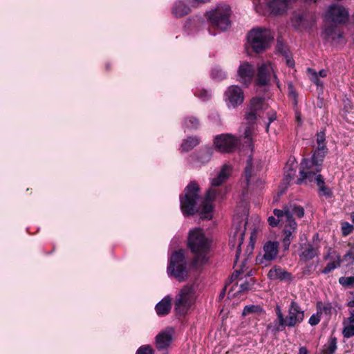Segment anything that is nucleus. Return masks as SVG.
<instances>
[{
  "label": "nucleus",
  "mask_w": 354,
  "mask_h": 354,
  "mask_svg": "<svg viewBox=\"0 0 354 354\" xmlns=\"http://www.w3.org/2000/svg\"><path fill=\"white\" fill-rule=\"evenodd\" d=\"M188 245L194 254L192 265L198 268L208 261L210 241L205 236L203 230L195 228L189 232Z\"/></svg>",
  "instance_id": "f257e3e1"
},
{
  "label": "nucleus",
  "mask_w": 354,
  "mask_h": 354,
  "mask_svg": "<svg viewBox=\"0 0 354 354\" xmlns=\"http://www.w3.org/2000/svg\"><path fill=\"white\" fill-rule=\"evenodd\" d=\"M230 7L225 3L216 5L214 8L205 12V17L209 24L221 30H225L231 25Z\"/></svg>",
  "instance_id": "f03ea898"
},
{
  "label": "nucleus",
  "mask_w": 354,
  "mask_h": 354,
  "mask_svg": "<svg viewBox=\"0 0 354 354\" xmlns=\"http://www.w3.org/2000/svg\"><path fill=\"white\" fill-rule=\"evenodd\" d=\"M321 164L319 163V170L317 171L314 162L310 160L304 159L301 163L300 175L301 178L298 179V183H304L306 184L315 181L319 190L324 195H329L330 191L325 187L324 180L320 174H317L321 170Z\"/></svg>",
  "instance_id": "7ed1b4c3"
},
{
  "label": "nucleus",
  "mask_w": 354,
  "mask_h": 354,
  "mask_svg": "<svg viewBox=\"0 0 354 354\" xmlns=\"http://www.w3.org/2000/svg\"><path fill=\"white\" fill-rule=\"evenodd\" d=\"M273 39L274 35L270 30L265 28H255L248 33L247 46L255 53H260L268 48Z\"/></svg>",
  "instance_id": "20e7f679"
},
{
  "label": "nucleus",
  "mask_w": 354,
  "mask_h": 354,
  "mask_svg": "<svg viewBox=\"0 0 354 354\" xmlns=\"http://www.w3.org/2000/svg\"><path fill=\"white\" fill-rule=\"evenodd\" d=\"M274 214V216H270L268 218V221L272 227H275L278 224L284 226L285 237L283 240V243L286 248H288L292 239V233L296 230L297 223L294 220H290V213L288 211L284 212L283 210L275 209Z\"/></svg>",
  "instance_id": "39448f33"
},
{
  "label": "nucleus",
  "mask_w": 354,
  "mask_h": 354,
  "mask_svg": "<svg viewBox=\"0 0 354 354\" xmlns=\"http://www.w3.org/2000/svg\"><path fill=\"white\" fill-rule=\"evenodd\" d=\"M196 300L193 285L185 286L176 297L175 310L180 315H185L190 309Z\"/></svg>",
  "instance_id": "423d86ee"
},
{
  "label": "nucleus",
  "mask_w": 354,
  "mask_h": 354,
  "mask_svg": "<svg viewBox=\"0 0 354 354\" xmlns=\"http://www.w3.org/2000/svg\"><path fill=\"white\" fill-rule=\"evenodd\" d=\"M167 271L179 281H183L187 278V270L183 250L176 251L171 255Z\"/></svg>",
  "instance_id": "0eeeda50"
},
{
  "label": "nucleus",
  "mask_w": 354,
  "mask_h": 354,
  "mask_svg": "<svg viewBox=\"0 0 354 354\" xmlns=\"http://www.w3.org/2000/svg\"><path fill=\"white\" fill-rule=\"evenodd\" d=\"M198 187L190 183L185 189V196L180 198V207L184 214L193 215L197 211L196 202L198 198Z\"/></svg>",
  "instance_id": "6e6552de"
},
{
  "label": "nucleus",
  "mask_w": 354,
  "mask_h": 354,
  "mask_svg": "<svg viewBox=\"0 0 354 354\" xmlns=\"http://www.w3.org/2000/svg\"><path fill=\"white\" fill-rule=\"evenodd\" d=\"M348 17L349 12L348 9L338 3H333L329 6L326 13V20L335 25L346 23Z\"/></svg>",
  "instance_id": "1a4fd4ad"
},
{
  "label": "nucleus",
  "mask_w": 354,
  "mask_h": 354,
  "mask_svg": "<svg viewBox=\"0 0 354 354\" xmlns=\"http://www.w3.org/2000/svg\"><path fill=\"white\" fill-rule=\"evenodd\" d=\"M304 319V311L300 306L292 301L288 308V315L285 317L283 329L286 327H295L301 324Z\"/></svg>",
  "instance_id": "9d476101"
},
{
  "label": "nucleus",
  "mask_w": 354,
  "mask_h": 354,
  "mask_svg": "<svg viewBox=\"0 0 354 354\" xmlns=\"http://www.w3.org/2000/svg\"><path fill=\"white\" fill-rule=\"evenodd\" d=\"M268 104L261 97H254L250 102L249 111L245 115V119L249 123H252L258 117L264 118V111Z\"/></svg>",
  "instance_id": "9b49d317"
},
{
  "label": "nucleus",
  "mask_w": 354,
  "mask_h": 354,
  "mask_svg": "<svg viewBox=\"0 0 354 354\" xmlns=\"http://www.w3.org/2000/svg\"><path fill=\"white\" fill-rule=\"evenodd\" d=\"M245 234V225L242 222L234 223L230 235V245L236 248V257H238L241 252V245L243 242Z\"/></svg>",
  "instance_id": "f8f14e48"
},
{
  "label": "nucleus",
  "mask_w": 354,
  "mask_h": 354,
  "mask_svg": "<svg viewBox=\"0 0 354 354\" xmlns=\"http://www.w3.org/2000/svg\"><path fill=\"white\" fill-rule=\"evenodd\" d=\"M239 140L231 134H222L215 138L214 145L221 152L230 153L235 149Z\"/></svg>",
  "instance_id": "ddd939ff"
},
{
  "label": "nucleus",
  "mask_w": 354,
  "mask_h": 354,
  "mask_svg": "<svg viewBox=\"0 0 354 354\" xmlns=\"http://www.w3.org/2000/svg\"><path fill=\"white\" fill-rule=\"evenodd\" d=\"M279 243L277 241H268L263 246V254L257 257L256 261L259 264L266 266L274 260L278 254Z\"/></svg>",
  "instance_id": "4468645a"
},
{
  "label": "nucleus",
  "mask_w": 354,
  "mask_h": 354,
  "mask_svg": "<svg viewBox=\"0 0 354 354\" xmlns=\"http://www.w3.org/2000/svg\"><path fill=\"white\" fill-rule=\"evenodd\" d=\"M225 100L229 107L235 108L241 104L244 100L242 88L236 85L229 86L225 93Z\"/></svg>",
  "instance_id": "2eb2a0df"
},
{
  "label": "nucleus",
  "mask_w": 354,
  "mask_h": 354,
  "mask_svg": "<svg viewBox=\"0 0 354 354\" xmlns=\"http://www.w3.org/2000/svg\"><path fill=\"white\" fill-rule=\"evenodd\" d=\"M254 75V66L248 62H242L237 69L236 80L243 85L248 86Z\"/></svg>",
  "instance_id": "dca6fc26"
},
{
  "label": "nucleus",
  "mask_w": 354,
  "mask_h": 354,
  "mask_svg": "<svg viewBox=\"0 0 354 354\" xmlns=\"http://www.w3.org/2000/svg\"><path fill=\"white\" fill-rule=\"evenodd\" d=\"M272 77L275 80L277 79L273 66L270 62L263 63L259 66L256 79L258 85L264 86L268 84Z\"/></svg>",
  "instance_id": "f3484780"
},
{
  "label": "nucleus",
  "mask_w": 354,
  "mask_h": 354,
  "mask_svg": "<svg viewBox=\"0 0 354 354\" xmlns=\"http://www.w3.org/2000/svg\"><path fill=\"white\" fill-rule=\"evenodd\" d=\"M217 194L216 189L211 187L207 192L205 201L199 210V214L202 218L211 219L213 216V206L212 201L216 198Z\"/></svg>",
  "instance_id": "a211bd4d"
},
{
  "label": "nucleus",
  "mask_w": 354,
  "mask_h": 354,
  "mask_svg": "<svg viewBox=\"0 0 354 354\" xmlns=\"http://www.w3.org/2000/svg\"><path fill=\"white\" fill-rule=\"evenodd\" d=\"M174 330L168 328L160 332L156 337V346L159 350L168 348L173 339Z\"/></svg>",
  "instance_id": "6ab92c4d"
},
{
  "label": "nucleus",
  "mask_w": 354,
  "mask_h": 354,
  "mask_svg": "<svg viewBox=\"0 0 354 354\" xmlns=\"http://www.w3.org/2000/svg\"><path fill=\"white\" fill-rule=\"evenodd\" d=\"M317 149L311 158L312 162H314L316 166L317 171L319 170V163H322L326 154L328 152V149L326 148V144H318L317 145Z\"/></svg>",
  "instance_id": "aec40b11"
},
{
  "label": "nucleus",
  "mask_w": 354,
  "mask_h": 354,
  "mask_svg": "<svg viewBox=\"0 0 354 354\" xmlns=\"http://www.w3.org/2000/svg\"><path fill=\"white\" fill-rule=\"evenodd\" d=\"M324 37L332 42H339L342 37V32L337 27L328 26L323 32Z\"/></svg>",
  "instance_id": "412c9836"
},
{
  "label": "nucleus",
  "mask_w": 354,
  "mask_h": 354,
  "mask_svg": "<svg viewBox=\"0 0 354 354\" xmlns=\"http://www.w3.org/2000/svg\"><path fill=\"white\" fill-rule=\"evenodd\" d=\"M231 173V167L228 165H223L217 177L212 180V186L216 187L223 183L230 176Z\"/></svg>",
  "instance_id": "4be33fe9"
},
{
  "label": "nucleus",
  "mask_w": 354,
  "mask_h": 354,
  "mask_svg": "<svg viewBox=\"0 0 354 354\" xmlns=\"http://www.w3.org/2000/svg\"><path fill=\"white\" fill-rule=\"evenodd\" d=\"M308 16L301 13H295L292 17V24L297 29H305L308 27Z\"/></svg>",
  "instance_id": "5701e85b"
},
{
  "label": "nucleus",
  "mask_w": 354,
  "mask_h": 354,
  "mask_svg": "<svg viewBox=\"0 0 354 354\" xmlns=\"http://www.w3.org/2000/svg\"><path fill=\"white\" fill-rule=\"evenodd\" d=\"M171 299L169 297H165L156 306V311L158 315H165L169 313L171 310Z\"/></svg>",
  "instance_id": "b1692460"
},
{
  "label": "nucleus",
  "mask_w": 354,
  "mask_h": 354,
  "mask_svg": "<svg viewBox=\"0 0 354 354\" xmlns=\"http://www.w3.org/2000/svg\"><path fill=\"white\" fill-rule=\"evenodd\" d=\"M268 276L272 280H282L289 278L290 274L279 266H274L270 270Z\"/></svg>",
  "instance_id": "393cba45"
},
{
  "label": "nucleus",
  "mask_w": 354,
  "mask_h": 354,
  "mask_svg": "<svg viewBox=\"0 0 354 354\" xmlns=\"http://www.w3.org/2000/svg\"><path fill=\"white\" fill-rule=\"evenodd\" d=\"M189 12L190 8L182 1L176 2L172 8V13L176 17H183Z\"/></svg>",
  "instance_id": "a878e982"
},
{
  "label": "nucleus",
  "mask_w": 354,
  "mask_h": 354,
  "mask_svg": "<svg viewBox=\"0 0 354 354\" xmlns=\"http://www.w3.org/2000/svg\"><path fill=\"white\" fill-rule=\"evenodd\" d=\"M309 78L317 86H322V82L319 80V77H325L327 75V71L322 69L317 73L315 71L311 68L307 70Z\"/></svg>",
  "instance_id": "bb28decb"
},
{
  "label": "nucleus",
  "mask_w": 354,
  "mask_h": 354,
  "mask_svg": "<svg viewBox=\"0 0 354 354\" xmlns=\"http://www.w3.org/2000/svg\"><path fill=\"white\" fill-rule=\"evenodd\" d=\"M317 310L319 313L326 315L327 317H330L334 307L330 302L317 301L316 304Z\"/></svg>",
  "instance_id": "cd10ccee"
},
{
  "label": "nucleus",
  "mask_w": 354,
  "mask_h": 354,
  "mask_svg": "<svg viewBox=\"0 0 354 354\" xmlns=\"http://www.w3.org/2000/svg\"><path fill=\"white\" fill-rule=\"evenodd\" d=\"M276 313L277 316L278 324L274 326L269 325L268 328L271 329L273 332L277 333L283 330V324L284 322V316L282 313L281 309L279 306L276 308Z\"/></svg>",
  "instance_id": "c85d7f7f"
},
{
  "label": "nucleus",
  "mask_w": 354,
  "mask_h": 354,
  "mask_svg": "<svg viewBox=\"0 0 354 354\" xmlns=\"http://www.w3.org/2000/svg\"><path fill=\"white\" fill-rule=\"evenodd\" d=\"M318 254L317 248L311 245H306L301 254V258L304 260H310L316 257Z\"/></svg>",
  "instance_id": "c756f323"
},
{
  "label": "nucleus",
  "mask_w": 354,
  "mask_h": 354,
  "mask_svg": "<svg viewBox=\"0 0 354 354\" xmlns=\"http://www.w3.org/2000/svg\"><path fill=\"white\" fill-rule=\"evenodd\" d=\"M243 135L245 144H246L251 149H252V138L254 135V127L251 124L246 127L245 128Z\"/></svg>",
  "instance_id": "7c9ffc66"
},
{
  "label": "nucleus",
  "mask_w": 354,
  "mask_h": 354,
  "mask_svg": "<svg viewBox=\"0 0 354 354\" xmlns=\"http://www.w3.org/2000/svg\"><path fill=\"white\" fill-rule=\"evenodd\" d=\"M333 254L335 257V259H334L333 261L329 262L326 266L322 270V272L324 274H328L335 270V268H338L340 266L341 263V259L340 256L337 254L336 252H333Z\"/></svg>",
  "instance_id": "2f4dec72"
},
{
  "label": "nucleus",
  "mask_w": 354,
  "mask_h": 354,
  "mask_svg": "<svg viewBox=\"0 0 354 354\" xmlns=\"http://www.w3.org/2000/svg\"><path fill=\"white\" fill-rule=\"evenodd\" d=\"M284 212H289L290 213V220L292 219V216L295 215L299 218H301L304 215V210L303 207L300 206H290V207H286L283 209Z\"/></svg>",
  "instance_id": "473e14b6"
},
{
  "label": "nucleus",
  "mask_w": 354,
  "mask_h": 354,
  "mask_svg": "<svg viewBox=\"0 0 354 354\" xmlns=\"http://www.w3.org/2000/svg\"><path fill=\"white\" fill-rule=\"evenodd\" d=\"M199 141L196 138H188L185 140L182 145V149L184 151H189L198 144Z\"/></svg>",
  "instance_id": "72a5a7b5"
},
{
  "label": "nucleus",
  "mask_w": 354,
  "mask_h": 354,
  "mask_svg": "<svg viewBox=\"0 0 354 354\" xmlns=\"http://www.w3.org/2000/svg\"><path fill=\"white\" fill-rule=\"evenodd\" d=\"M297 163L295 160L288 165L287 164L285 167V175L288 180H290L293 178L296 174Z\"/></svg>",
  "instance_id": "f704fd0d"
},
{
  "label": "nucleus",
  "mask_w": 354,
  "mask_h": 354,
  "mask_svg": "<svg viewBox=\"0 0 354 354\" xmlns=\"http://www.w3.org/2000/svg\"><path fill=\"white\" fill-rule=\"evenodd\" d=\"M337 349V341L335 338L330 339L323 348L324 354H333Z\"/></svg>",
  "instance_id": "c9c22d12"
},
{
  "label": "nucleus",
  "mask_w": 354,
  "mask_h": 354,
  "mask_svg": "<svg viewBox=\"0 0 354 354\" xmlns=\"http://www.w3.org/2000/svg\"><path fill=\"white\" fill-rule=\"evenodd\" d=\"M262 312V308L259 305L246 306L243 310V315H247L250 313L259 314Z\"/></svg>",
  "instance_id": "e433bc0d"
},
{
  "label": "nucleus",
  "mask_w": 354,
  "mask_h": 354,
  "mask_svg": "<svg viewBox=\"0 0 354 354\" xmlns=\"http://www.w3.org/2000/svg\"><path fill=\"white\" fill-rule=\"evenodd\" d=\"M342 335L345 338H351L354 336V324H350L344 326Z\"/></svg>",
  "instance_id": "4c0bfd02"
},
{
  "label": "nucleus",
  "mask_w": 354,
  "mask_h": 354,
  "mask_svg": "<svg viewBox=\"0 0 354 354\" xmlns=\"http://www.w3.org/2000/svg\"><path fill=\"white\" fill-rule=\"evenodd\" d=\"M339 283L345 287L354 286V277H341L339 278Z\"/></svg>",
  "instance_id": "58836bf2"
},
{
  "label": "nucleus",
  "mask_w": 354,
  "mask_h": 354,
  "mask_svg": "<svg viewBox=\"0 0 354 354\" xmlns=\"http://www.w3.org/2000/svg\"><path fill=\"white\" fill-rule=\"evenodd\" d=\"M254 280L252 278L248 279L244 283L240 284V292H245L252 289Z\"/></svg>",
  "instance_id": "ea45409f"
},
{
  "label": "nucleus",
  "mask_w": 354,
  "mask_h": 354,
  "mask_svg": "<svg viewBox=\"0 0 354 354\" xmlns=\"http://www.w3.org/2000/svg\"><path fill=\"white\" fill-rule=\"evenodd\" d=\"M252 169V158L250 157L247 161V165L245 169V178L246 181V186L249 185L250 178L251 176Z\"/></svg>",
  "instance_id": "a19ab883"
},
{
  "label": "nucleus",
  "mask_w": 354,
  "mask_h": 354,
  "mask_svg": "<svg viewBox=\"0 0 354 354\" xmlns=\"http://www.w3.org/2000/svg\"><path fill=\"white\" fill-rule=\"evenodd\" d=\"M321 319V314L319 313V312L317 310V313L315 314H313L310 316L308 323L311 326H316L317 325Z\"/></svg>",
  "instance_id": "79ce46f5"
},
{
  "label": "nucleus",
  "mask_w": 354,
  "mask_h": 354,
  "mask_svg": "<svg viewBox=\"0 0 354 354\" xmlns=\"http://www.w3.org/2000/svg\"><path fill=\"white\" fill-rule=\"evenodd\" d=\"M136 354H153V351L149 345H145L138 349Z\"/></svg>",
  "instance_id": "37998d69"
},
{
  "label": "nucleus",
  "mask_w": 354,
  "mask_h": 354,
  "mask_svg": "<svg viewBox=\"0 0 354 354\" xmlns=\"http://www.w3.org/2000/svg\"><path fill=\"white\" fill-rule=\"evenodd\" d=\"M353 226L348 223H344L342 226V231L344 236H347L352 232Z\"/></svg>",
  "instance_id": "c03bdc74"
},
{
  "label": "nucleus",
  "mask_w": 354,
  "mask_h": 354,
  "mask_svg": "<svg viewBox=\"0 0 354 354\" xmlns=\"http://www.w3.org/2000/svg\"><path fill=\"white\" fill-rule=\"evenodd\" d=\"M198 121L195 118H190L188 120L185 121V126L187 128L194 129L198 127Z\"/></svg>",
  "instance_id": "a18cd8bd"
},
{
  "label": "nucleus",
  "mask_w": 354,
  "mask_h": 354,
  "mask_svg": "<svg viewBox=\"0 0 354 354\" xmlns=\"http://www.w3.org/2000/svg\"><path fill=\"white\" fill-rule=\"evenodd\" d=\"M214 78L222 80L225 77V74L220 69H214L212 72Z\"/></svg>",
  "instance_id": "49530a36"
},
{
  "label": "nucleus",
  "mask_w": 354,
  "mask_h": 354,
  "mask_svg": "<svg viewBox=\"0 0 354 354\" xmlns=\"http://www.w3.org/2000/svg\"><path fill=\"white\" fill-rule=\"evenodd\" d=\"M266 115L268 118V122L266 124V131L268 132L270 123L272 122H273L274 120H275V119H276V113L274 112H272V113L268 112L266 113Z\"/></svg>",
  "instance_id": "de8ad7c7"
},
{
  "label": "nucleus",
  "mask_w": 354,
  "mask_h": 354,
  "mask_svg": "<svg viewBox=\"0 0 354 354\" xmlns=\"http://www.w3.org/2000/svg\"><path fill=\"white\" fill-rule=\"evenodd\" d=\"M326 136L324 132H319L317 134L316 142L317 145L325 143Z\"/></svg>",
  "instance_id": "09e8293b"
},
{
  "label": "nucleus",
  "mask_w": 354,
  "mask_h": 354,
  "mask_svg": "<svg viewBox=\"0 0 354 354\" xmlns=\"http://www.w3.org/2000/svg\"><path fill=\"white\" fill-rule=\"evenodd\" d=\"M348 322L350 324H354V309L350 311V315L348 317Z\"/></svg>",
  "instance_id": "8fccbe9b"
},
{
  "label": "nucleus",
  "mask_w": 354,
  "mask_h": 354,
  "mask_svg": "<svg viewBox=\"0 0 354 354\" xmlns=\"http://www.w3.org/2000/svg\"><path fill=\"white\" fill-rule=\"evenodd\" d=\"M286 63L290 67H293L295 65L294 60L290 58L286 59Z\"/></svg>",
  "instance_id": "3c124183"
},
{
  "label": "nucleus",
  "mask_w": 354,
  "mask_h": 354,
  "mask_svg": "<svg viewBox=\"0 0 354 354\" xmlns=\"http://www.w3.org/2000/svg\"><path fill=\"white\" fill-rule=\"evenodd\" d=\"M209 95L207 91H204L203 93H201L200 95V97L202 99V100H205L206 97H207Z\"/></svg>",
  "instance_id": "603ef678"
},
{
  "label": "nucleus",
  "mask_w": 354,
  "mask_h": 354,
  "mask_svg": "<svg viewBox=\"0 0 354 354\" xmlns=\"http://www.w3.org/2000/svg\"><path fill=\"white\" fill-rule=\"evenodd\" d=\"M289 88H290V94L295 98L297 95L291 85L289 86Z\"/></svg>",
  "instance_id": "864d4df0"
},
{
  "label": "nucleus",
  "mask_w": 354,
  "mask_h": 354,
  "mask_svg": "<svg viewBox=\"0 0 354 354\" xmlns=\"http://www.w3.org/2000/svg\"><path fill=\"white\" fill-rule=\"evenodd\" d=\"M308 351L305 347H301L299 348V354H307Z\"/></svg>",
  "instance_id": "5fc2aeb1"
},
{
  "label": "nucleus",
  "mask_w": 354,
  "mask_h": 354,
  "mask_svg": "<svg viewBox=\"0 0 354 354\" xmlns=\"http://www.w3.org/2000/svg\"><path fill=\"white\" fill-rule=\"evenodd\" d=\"M209 0H195V1L198 2V3H206L207 1H209Z\"/></svg>",
  "instance_id": "6e6d98bb"
},
{
  "label": "nucleus",
  "mask_w": 354,
  "mask_h": 354,
  "mask_svg": "<svg viewBox=\"0 0 354 354\" xmlns=\"http://www.w3.org/2000/svg\"><path fill=\"white\" fill-rule=\"evenodd\" d=\"M350 256V253H347L346 254L344 255V258H347V257Z\"/></svg>",
  "instance_id": "4d7b16f0"
},
{
  "label": "nucleus",
  "mask_w": 354,
  "mask_h": 354,
  "mask_svg": "<svg viewBox=\"0 0 354 354\" xmlns=\"http://www.w3.org/2000/svg\"><path fill=\"white\" fill-rule=\"evenodd\" d=\"M351 217H352L353 222L354 223V213L352 214Z\"/></svg>",
  "instance_id": "13d9d810"
}]
</instances>
